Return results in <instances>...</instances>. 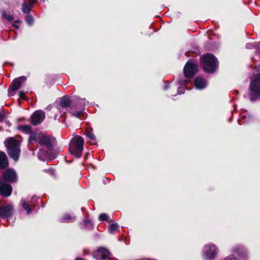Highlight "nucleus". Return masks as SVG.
Instances as JSON below:
<instances>
[{
    "mask_svg": "<svg viewBox=\"0 0 260 260\" xmlns=\"http://www.w3.org/2000/svg\"><path fill=\"white\" fill-rule=\"evenodd\" d=\"M242 118H243L245 117V115H242Z\"/></svg>",
    "mask_w": 260,
    "mask_h": 260,
    "instance_id": "ea45409f",
    "label": "nucleus"
},
{
    "mask_svg": "<svg viewBox=\"0 0 260 260\" xmlns=\"http://www.w3.org/2000/svg\"><path fill=\"white\" fill-rule=\"evenodd\" d=\"M75 218L74 216L71 215L69 214H66L61 218L60 221L62 222H72Z\"/></svg>",
    "mask_w": 260,
    "mask_h": 260,
    "instance_id": "412c9836",
    "label": "nucleus"
},
{
    "mask_svg": "<svg viewBox=\"0 0 260 260\" xmlns=\"http://www.w3.org/2000/svg\"><path fill=\"white\" fill-rule=\"evenodd\" d=\"M38 137V134L33 133L31 134L29 136V141L36 140Z\"/></svg>",
    "mask_w": 260,
    "mask_h": 260,
    "instance_id": "bb28decb",
    "label": "nucleus"
},
{
    "mask_svg": "<svg viewBox=\"0 0 260 260\" xmlns=\"http://www.w3.org/2000/svg\"><path fill=\"white\" fill-rule=\"evenodd\" d=\"M75 260H84V259H83L82 258H79V257H77V258H76Z\"/></svg>",
    "mask_w": 260,
    "mask_h": 260,
    "instance_id": "4c0bfd02",
    "label": "nucleus"
},
{
    "mask_svg": "<svg viewBox=\"0 0 260 260\" xmlns=\"http://www.w3.org/2000/svg\"><path fill=\"white\" fill-rule=\"evenodd\" d=\"M2 17L5 19L7 21H11L13 19L12 15L7 13L6 10H3L2 12Z\"/></svg>",
    "mask_w": 260,
    "mask_h": 260,
    "instance_id": "393cba45",
    "label": "nucleus"
},
{
    "mask_svg": "<svg viewBox=\"0 0 260 260\" xmlns=\"http://www.w3.org/2000/svg\"><path fill=\"white\" fill-rule=\"evenodd\" d=\"M86 136L90 140L89 143L91 145H95L96 144V137L92 132V128H89L86 130Z\"/></svg>",
    "mask_w": 260,
    "mask_h": 260,
    "instance_id": "a211bd4d",
    "label": "nucleus"
},
{
    "mask_svg": "<svg viewBox=\"0 0 260 260\" xmlns=\"http://www.w3.org/2000/svg\"><path fill=\"white\" fill-rule=\"evenodd\" d=\"M21 204L23 208L27 211V213L29 214L31 212V210L30 207L31 205V202L29 200H22L21 201Z\"/></svg>",
    "mask_w": 260,
    "mask_h": 260,
    "instance_id": "aec40b11",
    "label": "nucleus"
},
{
    "mask_svg": "<svg viewBox=\"0 0 260 260\" xmlns=\"http://www.w3.org/2000/svg\"><path fill=\"white\" fill-rule=\"evenodd\" d=\"M99 219L101 221H105L107 219V216L106 214H101L99 216Z\"/></svg>",
    "mask_w": 260,
    "mask_h": 260,
    "instance_id": "c756f323",
    "label": "nucleus"
},
{
    "mask_svg": "<svg viewBox=\"0 0 260 260\" xmlns=\"http://www.w3.org/2000/svg\"><path fill=\"white\" fill-rule=\"evenodd\" d=\"M16 23H20V21H18H18H15V22L13 24V26L15 28H17V29H18V28H19V26H18L17 24H16Z\"/></svg>",
    "mask_w": 260,
    "mask_h": 260,
    "instance_id": "473e14b6",
    "label": "nucleus"
},
{
    "mask_svg": "<svg viewBox=\"0 0 260 260\" xmlns=\"http://www.w3.org/2000/svg\"><path fill=\"white\" fill-rule=\"evenodd\" d=\"M84 225L86 227H89L91 225V223L89 220H85L84 221Z\"/></svg>",
    "mask_w": 260,
    "mask_h": 260,
    "instance_id": "7c9ffc66",
    "label": "nucleus"
},
{
    "mask_svg": "<svg viewBox=\"0 0 260 260\" xmlns=\"http://www.w3.org/2000/svg\"><path fill=\"white\" fill-rule=\"evenodd\" d=\"M189 82V80L184 79V80H180L178 81V85L182 86L186 84Z\"/></svg>",
    "mask_w": 260,
    "mask_h": 260,
    "instance_id": "cd10ccee",
    "label": "nucleus"
},
{
    "mask_svg": "<svg viewBox=\"0 0 260 260\" xmlns=\"http://www.w3.org/2000/svg\"><path fill=\"white\" fill-rule=\"evenodd\" d=\"M84 140L80 136H75L71 140L69 145L70 152L77 157L81 156L83 149Z\"/></svg>",
    "mask_w": 260,
    "mask_h": 260,
    "instance_id": "7ed1b4c3",
    "label": "nucleus"
},
{
    "mask_svg": "<svg viewBox=\"0 0 260 260\" xmlns=\"http://www.w3.org/2000/svg\"><path fill=\"white\" fill-rule=\"evenodd\" d=\"M110 254L108 249L105 248H100L94 253V256L97 259H106Z\"/></svg>",
    "mask_w": 260,
    "mask_h": 260,
    "instance_id": "dca6fc26",
    "label": "nucleus"
},
{
    "mask_svg": "<svg viewBox=\"0 0 260 260\" xmlns=\"http://www.w3.org/2000/svg\"><path fill=\"white\" fill-rule=\"evenodd\" d=\"M169 84H166L165 86V89H168V88L169 87Z\"/></svg>",
    "mask_w": 260,
    "mask_h": 260,
    "instance_id": "e433bc0d",
    "label": "nucleus"
},
{
    "mask_svg": "<svg viewBox=\"0 0 260 260\" xmlns=\"http://www.w3.org/2000/svg\"><path fill=\"white\" fill-rule=\"evenodd\" d=\"M240 250V247H236L233 249V251L235 252H238Z\"/></svg>",
    "mask_w": 260,
    "mask_h": 260,
    "instance_id": "c9c22d12",
    "label": "nucleus"
},
{
    "mask_svg": "<svg viewBox=\"0 0 260 260\" xmlns=\"http://www.w3.org/2000/svg\"><path fill=\"white\" fill-rule=\"evenodd\" d=\"M74 100L76 103L75 106H73L71 113L73 116L80 118L82 111L84 109L86 101L85 99L78 97L75 98Z\"/></svg>",
    "mask_w": 260,
    "mask_h": 260,
    "instance_id": "423d86ee",
    "label": "nucleus"
},
{
    "mask_svg": "<svg viewBox=\"0 0 260 260\" xmlns=\"http://www.w3.org/2000/svg\"><path fill=\"white\" fill-rule=\"evenodd\" d=\"M19 97L21 99H24L25 98V93L23 91H21L19 93Z\"/></svg>",
    "mask_w": 260,
    "mask_h": 260,
    "instance_id": "2f4dec72",
    "label": "nucleus"
},
{
    "mask_svg": "<svg viewBox=\"0 0 260 260\" xmlns=\"http://www.w3.org/2000/svg\"><path fill=\"white\" fill-rule=\"evenodd\" d=\"M218 252L217 247L212 243H208L203 247V257L206 260L215 258Z\"/></svg>",
    "mask_w": 260,
    "mask_h": 260,
    "instance_id": "39448f33",
    "label": "nucleus"
},
{
    "mask_svg": "<svg viewBox=\"0 0 260 260\" xmlns=\"http://www.w3.org/2000/svg\"><path fill=\"white\" fill-rule=\"evenodd\" d=\"M231 259L230 256H228L225 258V260H230Z\"/></svg>",
    "mask_w": 260,
    "mask_h": 260,
    "instance_id": "58836bf2",
    "label": "nucleus"
},
{
    "mask_svg": "<svg viewBox=\"0 0 260 260\" xmlns=\"http://www.w3.org/2000/svg\"><path fill=\"white\" fill-rule=\"evenodd\" d=\"M184 91H185V89H184V87L180 85V86L178 88V89H177V93L178 94H181L183 93L184 92Z\"/></svg>",
    "mask_w": 260,
    "mask_h": 260,
    "instance_id": "c85d7f7f",
    "label": "nucleus"
},
{
    "mask_svg": "<svg viewBox=\"0 0 260 260\" xmlns=\"http://www.w3.org/2000/svg\"><path fill=\"white\" fill-rule=\"evenodd\" d=\"M71 104V101L67 96H63L60 99V104L57 107H54V111L57 110L59 112V115L55 114L54 116L55 120H56L58 117H61L66 113L67 109Z\"/></svg>",
    "mask_w": 260,
    "mask_h": 260,
    "instance_id": "0eeeda50",
    "label": "nucleus"
},
{
    "mask_svg": "<svg viewBox=\"0 0 260 260\" xmlns=\"http://www.w3.org/2000/svg\"><path fill=\"white\" fill-rule=\"evenodd\" d=\"M26 80V78L25 76H22L14 79L12 82L9 89V96L13 95V94L11 93V92L18 90L20 87L21 84L25 82Z\"/></svg>",
    "mask_w": 260,
    "mask_h": 260,
    "instance_id": "1a4fd4ad",
    "label": "nucleus"
},
{
    "mask_svg": "<svg viewBox=\"0 0 260 260\" xmlns=\"http://www.w3.org/2000/svg\"><path fill=\"white\" fill-rule=\"evenodd\" d=\"M201 63L205 72L214 73L217 69L218 62L217 58L212 54H206L201 57Z\"/></svg>",
    "mask_w": 260,
    "mask_h": 260,
    "instance_id": "f03ea898",
    "label": "nucleus"
},
{
    "mask_svg": "<svg viewBox=\"0 0 260 260\" xmlns=\"http://www.w3.org/2000/svg\"><path fill=\"white\" fill-rule=\"evenodd\" d=\"M3 178L5 180L13 182L17 180L16 172L11 169H7L3 173Z\"/></svg>",
    "mask_w": 260,
    "mask_h": 260,
    "instance_id": "ddd939ff",
    "label": "nucleus"
},
{
    "mask_svg": "<svg viewBox=\"0 0 260 260\" xmlns=\"http://www.w3.org/2000/svg\"><path fill=\"white\" fill-rule=\"evenodd\" d=\"M26 21L28 24L31 25L33 23L34 19L31 16H30L29 14H27L26 16Z\"/></svg>",
    "mask_w": 260,
    "mask_h": 260,
    "instance_id": "a878e982",
    "label": "nucleus"
},
{
    "mask_svg": "<svg viewBox=\"0 0 260 260\" xmlns=\"http://www.w3.org/2000/svg\"><path fill=\"white\" fill-rule=\"evenodd\" d=\"M13 208L11 204L0 208V216L3 218L11 217L13 214Z\"/></svg>",
    "mask_w": 260,
    "mask_h": 260,
    "instance_id": "f8f14e48",
    "label": "nucleus"
},
{
    "mask_svg": "<svg viewBox=\"0 0 260 260\" xmlns=\"http://www.w3.org/2000/svg\"><path fill=\"white\" fill-rule=\"evenodd\" d=\"M8 166V158L5 152L0 151V168L3 169Z\"/></svg>",
    "mask_w": 260,
    "mask_h": 260,
    "instance_id": "6ab92c4d",
    "label": "nucleus"
},
{
    "mask_svg": "<svg viewBox=\"0 0 260 260\" xmlns=\"http://www.w3.org/2000/svg\"><path fill=\"white\" fill-rule=\"evenodd\" d=\"M12 191V187L10 185L6 183L3 181H0V194L8 197L11 194Z\"/></svg>",
    "mask_w": 260,
    "mask_h": 260,
    "instance_id": "4468645a",
    "label": "nucleus"
},
{
    "mask_svg": "<svg viewBox=\"0 0 260 260\" xmlns=\"http://www.w3.org/2000/svg\"><path fill=\"white\" fill-rule=\"evenodd\" d=\"M18 129L25 134H30L31 132V126L30 125H20Z\"/></svg>",
    "mask_w": 260,
    "mask_h": 260,
    "instance_id": "4be33fe9",
    "label": "nucleus"
},
{
    "mask_svg": "<svg viewBox=\"0 0 260 260\" xmlns=\"http://www.w3.org/2000/svg\"><path fill=\"white\" fill-rule=\"evenodd\" d=\"M207 85V80L202 77L198 76L194 80V86L197 89L202 90L206 88Z\"/></svg>",
    "mask_w": 260,
    "mask_h": 260,
    "instance_id": "2eb2a0df",
    "label": "nucleus"
},
{
    "mask_svg": "<svg viewBox=\"0 0 260 260\" xmlns=\"http://www.w3.org/2000/svg\"><path fill=\"white\" fill-rule=\"evenodd\" d=\"M37 0H29V5L32 7L33 4L36 2Z\"/></svg>",
    "mask_w": 260,
    "mask_h": 260,
    "instance_id": "72a5a7b5",
    "label": "nucleus"
},
{
    "mask_svg": "<svg viewBox=\"0 0 260 260\" xmlns=\"http://www.w3.org/2000/svg\"><path fill=\"white\" fill-rule=\"evenodd\" d=\"M249 96L251 101H255L260 96V75L257 76L250 82Z\"/></svg>",
    "mask_w": 260,
    "mask_h": 260,
    "instance_id": "20e7f679",
    "label": "nucleus"
},
{
    "mask_svg": "<svg viewBox=\"0 0 260 260\" xmlns=\"http://www.w3.org/2000/svg\"><path fill=\"white\" fill-rule=\"evenodd\" d=\"M30 8L28 6L27 3L24 1L22 5V11L26 15L29 14Z\"/></svg>",
    "mask_w": 260,
    "mask_h": 260,
    "instance_id": "b1692460",
    "label": "nucleus"
},
{
    "mask_svg": "<svg viewBox=\"0 0 260 260\" xmlns=\"http://www.w3.org/2000/svg\"><path fill=\"white\" fill-rule=\"evenodd\" d=\"M57 155L56 151H53L51 154L49 152L45 153L43 151H41L38 153V157L41 160H52Z\"/></svg>",
    "mask_w": 260,
    "mask_h": 260,
    "instance_id": "f3484780",
    "label": "nucleus"
},
{
    "mask_svg": "<svg viewBox=\"0 0 260 260\" xmlns=\"http://www.w3.org/2000/svg\"><path fill=\"white\" fill-rule=\"evenodd\" d=\"M118 224L116 223H114L108 226V231L111 234H114L118 231Z\"/></svg>",
    "mask_w": 260,
    "mask_h": 260,
    "instance_id": "5701e85b",
    "label": "nucleus"
},
{
    "mask_svg": "<svg viewBox=\"0 0 260 260\" xmlns=\"http://www.w3.org/2000/svg\"><path fill=\"white\" fill-rule=\"evenodd\" d=\"M5 117V114L4 113H0V121H2Z\"/></svg>",
    "mask_w": 260,
    "mask_h": 260,
    "instance_id": "f704fd0d",
    "label": "nucleus"
},
{
    "mask_svg": "<svg viewBox=\"0 0 260 260\" xmlns=\"http://www.w3.org/2000/svg\"><path fill=\"white\" fill-rule=\"evenodd\" d=\"M45 117V113L42 110L36 111L31 115V123L34 125H37L42 122Z\"/></svg>",
    "mask_w": 260,
    "mask_h": 260,
    "instance_id": "9d476101",
    "label": "nucleus"
},
{
    "mask_svg": "<svg viewBox=\"0 0 260 260\" xmlns=\"http://www.w3.org/2000/svg\"><path fill=\"white\" fill-rule=\"evenodd\" d=\"M198 66L189 60L186 63L184 67L183 72L185 77L192 78L197 72Z\"/></svg>",
    "mask_w": 260,
    "mask_h": 260,
    "instance_id": "6e6552de",
    "label": "nucleus"
},
{
    "mask_svg": "<svg viewBox=\"0 0 260 260\" xmlns=\"http://www.w3.org/2000/svg\"><path fill=\"white\" fill-rule=\"evenodd\" d=\"M4 143L9 156L15 161H17L20 153V142L14 138L10 137L6 139Z\"/></svg>",
    "mask_w": 260,
    "mask_h": 260,
    "instance_id": "f257e3e1",
    "label": "nucleus"
},
{
    "mask_svg": "<svg viewBox=\"0 0 260 260\" xmlns=\"http://www.w3.org/2000/svg\"><path fill=\"white\" fill-rule=\"evenodd\" d=\"M54 139H51L46 136H42L39 140V143L46 146L48 150L50 151L53 150V147L54 144Z\"/></svg>",
    "mask_w": 260,
    "mask_h": 260,
    "instance_id": "9b49d317",
    "label": "nucleus"
}]
</instances>
